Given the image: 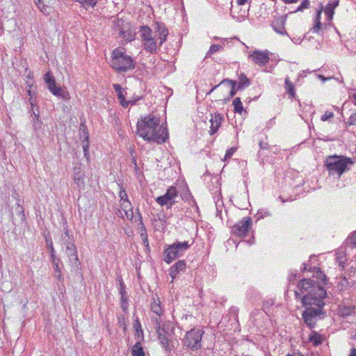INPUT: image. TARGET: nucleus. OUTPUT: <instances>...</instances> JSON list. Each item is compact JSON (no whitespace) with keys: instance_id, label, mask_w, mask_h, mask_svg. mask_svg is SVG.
I'll use <instances>...</instances> for the list:
<instances>
[{"instance_id":"nucleus-17","label":"nucleus","mask_w":356,"mask_h":356,"mask_svg":"<svg viewBox=\"0 0 356 356\" xmlns=\"http://www.w3.org/2000/svg\"><path fill=\"white\" fill-rule=\"evenodd\" d=\"M251 58L252 61L259 65H264L269 61V56L267 52L259 51L257 50L253 51L251 55Z\"/></svg>"},{"instance_id":"nucleus-40","label":"nucleus","mask_w":356,"mask_h":356,"mask_svg":"<svg viewBox=\"0 0 356 356\" xmlns=\"http://www.w3.org/2000/svg\"><path fill=\"white\" fill-rule=\"evenodd\" d=\"M44 81L47 85H49L51 83L54 82L56 80L51 72H48L44 75Z\"/></svg>"},{"instance_id":"nucleus-26","label":"nucleus","mask_w":356,"mask_h":356,"mask_svg":"<svg viewBox=\"0 0 356 356\" xmlns=\"http://www.w3.org/2000/svg\"><path fill=\"white\" fill-rule=\"evenodd\" d=\"M131 354L133 356H145V352L141 346L140 341H138L132 347Z\"/></svg>"},{"instance_id":"nucleus-7","label":"nucleus","mask_w":356,"mask_h":356,"mask_svg":"<svg viewBox=\"0 0 356 356\" xmlns=\"http://www.w3.org/2000/svg\"><path fill=\"white\" fill-rule=\"evenodd\" d=\"M305 310L302 313V319L305 324L312 329L316 325V318H322L324 317L325 313L323 312V306H313L307 305Z\"/></svg>"},{"instance_id":"nucleus-59","label":"nucleus","mask_w":356,"mask_h":356,"mask_svg":"<svg viewBox=\"0 0 356 356\" xmlns=\"http://www.w3.org/2000/svg\"><path fill=\"white\" fill-rule=\"evenodd\" d=\"M58 86H56V81L54 82L51 83L50 84L47 85V88L51 92L55 88H56Z\"/></svg>"},{"instance_id":"nucleus-39","label":"nucleus","mask_w":356,"mask_h":356,"mask_svg":"<svg viewBox=\"0 0 356 356\" xmlns=\"http://www.w3.org/2000/svg\"><path fill=\"white\" fill-rule=\"evenodd\" d=\"M83 149L84 152V156L86 157L87 160L89 159V145H88V136H86L85 140L83 141Z\"/></svg>"},{"instance_id":"nucleus-38","label":"nucleus","mask_w":356,"mask_h":356,"mask_svg":"<svg viewBox=\"0 0 356 356\" xmlns=\"http://www.w3.org/2000/svg\"><path fill=\"white\" fill-rule=\"evenodd\" d=\"M113 87L115 92H117L118 98L119 100L122 99L124 97L123 95V88L118 83H115L113 85Z\"/></svg>"},{"instance_id":"nucleus-5","label":"nucleus","mask_w":356,"mask_h":356,"mask_svg":"<svg viewBox=\"0 0 356 356\" xmlns=\"http://www.w3.org/2000/svg\"><path fill=\"white\" fill-rule=\"evenodd\" d=\"M193 240L185 241H175L172 244L169 245L163 251V260L170 264L177 258L182 257L184 253L193 244Z\"/></svg>"},{"instance_id":"nucleus-49","label":"nucleus","mask_w":356,"mask_h":356,"mask_svg":"<svg viewBox=\"0 0 356 356\" xmlns=\"http://www.w3.org/2000/svg\"><path fill=\"white\" fill-rule=\"evenodd\" d=\"M16 211H17V212L19 213V215L21 216L22 219L24 220L25 215H24V208L22 207V206H21L20 204H18V205L16 208Z\"/></svg>"},{"instance_id":"nucleus-15","label":"nucleus","mask_w":356,"mask_h":356,"mask_svg":"<svg viewBox=\"0 0 356 356\" xmlns=\"http://www.w3.org/2000/svg\"><path fill=\"white\" fill-rule=\"evenodd\" d=\"M224 120V117L220 113H214L211 114V118L210 119V134H215L220 127L221 126L222 122Z\"/></svg>"},{"instance_id":"nucleus-10","label":"nucleus","mask_w":356,"mask_h":356,"mask_svg":"<svg viewBox=\"0 0 356 356\" xmlns=\"http://www.w3.org/2000/svg\"><path fill=\"white\" fill-rule=\"evenodd\" d=\"M178 196V192L175 186H170L166 193L156 199V202L161 206H165L167 209H170L175 203V198Z\"/></svg>"},{"instance_id":"nucleus-14","label":"nucleus","mask_w":356,"mask_h":356,"mask_svg":"<svg viewBox=\"0 0 356 356\" xmlns=\"http://www.w3.org/2000/svg\"><path fill=\"white\" fill-rule=\"evenodd\" d=\"M154 29L158 33L159 46H161L168 35V29L163 22L155 23Z\"/></svg>"},{"instance_id":"nucleus-37","label":"nucleus","mask_w":356,"mask_h":356,"mask_svg":"<svg viewBox=\"0 0 356 356\" xmlns=\"http://www.w3.org/2000/svg\"><path fill=\"white\" fill-rule=\"evenodd\" d=\"M65 233L63 235H62V241H63L64 244L67 245H70V244H74L73 243V238L69 235V230L67 228H64Z\"/></svg>"},{"instance_id":"nucleus-31","label":"nucleus","mask_w":356,"mask_h":356,"mask_svg":"<svg viewBox=\"0 0 356 356\" xmlns=\"http://www.w3.org/2000/svg\"><path fill=\"white\" fill-rule=\"evenodd\" d=\"M151 310L159 316H160L162 314L163 310L161 307L160 301L159 299L153 300V302L151 304Z\"/></svg>"},{"instance_id":"nucleus-53","label":"nucleus","mask_w":356,"mask_h":356,"mask_svg":"<svg viewBox=\"0 0 356 356\" xmlns=\"http://www.w3.org/2000/svg\"><path fill=\"white\" fill-rule=\"evenodd\" d=\"M48 250H49V252L51 254V257H55V250L51 241L50 242L49 244H48Z\"/></svg>"},{"instance_id":"nucleus-35","label":"nucleus","mask_w":356,"mask_h":356,"mask_svg":"<svg viewBox=\"0 0 356 356\" xmlns=\"http://www.w3.org/2000/svg\"><path fill=\"white\" fill-rule=\"evenodd\" d=\"M321 10H318L317 11V13H316V16L315 17V19H314V22H315V24L313 27V31L314 32H318L321 28H322V24L321 22Z\"/></svg>"},{"instance_id":"nucleus-58","label":"nucleus","mask_w":356,"mask_h":356,"mask_svg":"<svg viewBox=\"0 0 356 356\" xmlns=\"http://www.w3.org/2000/svg\"><path fill=\"white\" fill-rule=\"evenodd\" d=\"M269 147L270 146L267 142L261 141L259 143V147L262 149H268Z\"/></svg>"},{"instance_id":"nucleus-8","label":"nucleus","mask_w":356,"mask_h":356,"mask_svg":"<svg viewBox=\"0 0 356 356\" xmlns=\"http://www.w3.org/2000/svg\"><path fill=\"white\" fill-rule=\"evenodd\" d=\"M139 32L144 49L150 54L156 53V41L153 36L152 29L148 26H141Z\"/></svg>"},{"instance_id":"nucleus-30","label":"nucleus","mask_w":356,"mask_h":356,"mask_svg":"<svg viewBox=\"0 0 356 356\" xmlns=\"http://www.w3.org/2000/svg\"><path fill=\"white\" fill-rule=\"evenodd\" d=\"M139 222L138 224V233L139 234L140 238H144V236H147V229L143 223V218L141 214L139 213Z\"/></svg>"},{"instance_id":"nucleus-20","label":"nucleus","mask_w":356,"mask_h":356,"mask_svg":"<svg viewBox=\"0 0 356 356\" xmlns=\"http://www.w3.org/2000/svg\"><path fill=\"white\" fill-rule=\"evenodd\" d=\"M51 93L54 96L60 97L65 101H68L71 98V96L65 87L58 86L51 92Z\"/></svg>"},{"instance_id":"nucleus-63","label":"nucleus","mask_w":356,"mask_h":356,"mask_svg":"<svg viewBox=\"0 0 356 356\" xmlns=\"http://www.w3.org/2000/svg\"><path fill=\"white\" fill-rule=\"evenodd\" d=\"M248 2V0H236V3L239 6H242Z\"/></svg>"},{"instance_id":"nucleus-48","label":"nucleus","mask_w":356,"mask_h":356,"mask_svg":"<svg viewBox=\"0 0 356 356\" xmlns=\"http://www.w3.org/2000/svg\"><path fill=\"white\" fill-rule=\"evenodd\" d=\"M74 175L84 174L82 171V167L81 163H77L74 168Z\"/></svg>"},{"instance_id":"nucleus-54","label":"nucleus","mask_w":356,"mask_h":356,"mask_svg":"<svg viewBox=\"0 0 356 356\" xmlns=\"http://www.w3.org/2000/svg\"><path fill=\"white\" fill-rule=\"evenodd\" d=\"M241 11H242V10H241ZM245 13H246V11L243 10V12H241V14L239 16L236 17V18L238 21L244 20L246 17ZM232 17L235 18V16L233 14H232Z\"/></svg>"},{"instance_id":"nucleus-36","label":"nucleus","mask_w":356,"mask_h":356,"mask_svg":"<svg viewBox=\"0 0 356 356\" xmlns=\"http://www.w3.org/2000/svg\"><path fill=\"white\" fill-rule=\"evenodd\" d=\"M355 306H343L340 312L343 316H348L352 315L355 312Z\"/></svg>"},{"instance_id":"nucleus-47","label":"nucleus","mask_w":356,"mask_h":356,"mask_svg":"<svg viewBox=\"0 0 356 356\" xmlns=\"http://www.w3.org/2000/svg\"><path fill=\"white\" fill-rule=\"evenodd\" d=\"M257 216H258V218H263L264 217L271 216V213L268 211L261 209L260 211H258Z\"/></svg>"},{"instance_id":"nucleus-1","label":"nucleus","mask_w":356,"mask_h":356,"mask_svg":"<svg viewBox=\"0 0 356 356\" xmlns=\"http://www.w3.org/2000/svg\"><path fill=\"white\" fill-rule=\"evenodd\" d=\"M137 131L145 140L158 144L165 143L168 137L166 128L160 124V118L152 114L138 122Z\"/></svg>"},{"instance_id":"nucleus-43","label":"nucleus","mask_w":356,"mask_h":356,"mask_svg":"<svg viewBox=\"0 0 356 356\" xmlns=\"http://www.w3.org/2000/svg\"><path fill=\"white\" fill-rule=\"evenodd\" d=\"M119 197H120V202H124V201L129 200L127 192H126L125 189L122 188V186H120Z\"/></svg>"},{"instance_id":"nucleus-18","label":"nucleus","mask_w":356,"mask_h":356,"mask_svg":"<svg viewBox=\"0 0 356 356\" xmlns=\"http://www.w3.org/2000/svg\"><path fill=\"white\" fill-rule=\"evenodd\" d=\"M186 269V261L184 260H179L170 268L169 274L172 280L175 279L177 275L184 271Z\"/></svg>"},{"instance_id":"nucleus-64","label":"nucleus","mask_w":356,"mask_h":356,"mask_svg":"<svg viewBox=\"0 0 356 356\" xmlns=\"http://www.w3.org/2000/svg\"><path fill=\"white\" fill-rule=\"evenodd\" d=\"M349 356H356V348H353L350 350V354Z\"/></svg>"},{"instance_id":"nucleus-46","label":"nucleus","mask_w":356,"mask_h":356,"mask_svg":"<svg viewBox=\"0 0 356 356\" xmlns=\"http://www.w3.org/2000/svg\"><path fill=\"white\" fill-rule=\"evenodd\" d=\"M334 116V113L326 111L323 115L321 117V120L323 122L329 120L333 118Z\"/></svg>"},{"instance_id":"nucleus-45","label":"nucleus","mask_w":356,"mask_h":356,"mask_svg":"<svg viewBox=\"0 0 356 356\" xmlns=\"http://www.w3.org/2000/svg\"><path fill=\"white\" fill-rule=\"evenodd\" d=\"M309 4L310 3L309 0H303L302 3L297 8L295 12L302 11L303 10L308 8Z\"/></svg>"},{"instance_id":"nucleus-57","label":"nucleus","mask_w":356,"mask_h":356,"mask_svg":"<svg viewBox=\"0 0 356 356\" xmlns=\"http://www.w3.org/2000/svg\"><path fill=\"white\" fill-rule=\"evenodd\" d=\"M316 274L320 279H321L323 281L325 280L326 275L323 272L321 271L320 268H317Z\"/></svg>"},{"instance_id":"nucleus-24","label":"nucleus","mask_w":356,"mask_h":356,"mask_svg":"<svg viewBox=\"0 0 356 356\" xmlns=\"http://www.w3.org/2000/svg\"><path fill=\"white\" fill-rule=\"evenodd\" d=\"M309 341L312 342L314 346H316L323 343V338L318 332L312 331L309 334Z\"/></svg>"},{"instance_id":"nucleus-27","label":"nucleus","mask_w":356,"mask_h":356,"mask_svg":"<svg viewBox=\"0 0 356 356\" xmlns=\"http://www.w3.org/2000/svg\"><path fill=\"white\" fill-rule=\"evenodd\" d=\"M31 115H33V129L34 131H37L40 129L42 127V122L39 120V113H35L34 110L31 109Z\"/></svg>"},{"instance_id":"nucleus-50","label":"nucleus","mask_w":356,"mask_h":356,"mask_svg":"<svg viewBox=\"0 0 356 356\" xmlns=\"http://www.w3.org/2000/svg\"><path fill=\"white\" fill-rule=\"evenodd\" d=\"M120 293L121 294V301H122V302H127V298L125 296V291L124 290L122 284H121V289H120Z\"/></svg>"},{"instance_id":"nucleus-19","label":"nucleus","mask_w":356,"mask_h":356,"mask_svg":"<svg viewBox=\"0 0 356 356\" xmlns=\"http://www.w3.org/2000/svg\"><path fill=\"white\" fill-rule=\"evenodd\" d=\"M65 252L70 262L74 264L75 265H77L79 258L75 245L70 244V245H67Z\"/></svg>"},{"instance_id":"nucleus-55","label":"nucleus","mask_w":356,"mask_h":356,"mask_svg":"<svg viewBox=\"0 0 356 356\" xmlns=\"http://www.w3.org/2000/svg\"><path fill=\"white\" fill-rule=\"evenodd\" d=\"M348 122L350 124H354L356 122V113H353L350 115Z\"/></svg>"},{"instance_id":"nucleus-32","label":"nucleus","mask_w":356,"mask_h":356,"mask_svg":"<svg viewBox=\"0 0 356 356\" xmlns=\"http://www.w3.org/2000/svg\"><path fill=\"white\" fill-rule=\"evenodd\" d=\"M351 286L352 284L348 280L347 277L344 276L341 277V280L339 281L337 287L339 291H345L351 287Z\"/></svg>"},{"instance_id":"nucleus-52","label":"nucleus","mask_w":356,"mask_h":356,"mask_svg":"<svg viewBox=\"0 0 356 356\" xmlns=\"http://www.w3.org/2000/svg\"><path fill=\"white\" fill-rule=\"evenodd\" d=\"M27 93H28V95L30 96L29 102H30V104L31 106V108L33 109V108L35 105V102L32 99L33 95H32V91L30 88L27 90Z\"/></svg>"},{"instance_id":"nucleus-44","label":"nucleus","mask_w":356,"mask_h":356,"mask_svg":"<svg viewBox=\"0 0 356 356\" xmlns=\"http://www.w3.org/2000/svg\"><path fill=\"white\" fill-rule=\"evenodd\" d=\"M222 46L220 45V44H212L211 47H210V49L207 53V56L208 55H211L216 52H217L218 51H219L220 49H222Z\"/></svg>"},{"instance_id":"nucleus-16","label":"nucleus","mask_w":356,"mask_h":356,"mask_svg":"<svg viewBox=\"0 0 356 356\" xmlns=\"http://www.w3.org/2000/svg\"><path fill=\"white\" fill-rule=\"evenodd\" d=\"M154 329L156 330V332L158 335L159 340L161 343L162 346L167 352L170 353L172 350L169 344V338L170 336L166 335L165 334H163L161 332V325L159 323H157V326H154Z\"/></svg>"},{"instance_id":"nucleus-41","label":"nucleus","mask_w":356,"mask_h":356,"mask_svg":"<svg viewBox=\"0 0 356 356\" xmlns=\"http://www.w3.org/2000/svg\"><path fill=\"white\" fill-rule=\"evenodd\" d=\"M44 81L47 85H49L51 83L54 82L56 80L51 72H48L44 75Z\"/></svg>"},{"instance_id":"nucleus-33","label":"nucleus","mask_w":356,"mask_h":356,"mask_svg":"<svg viewBox=\"0 0 356 356\" xmlns=\"http://www.w3.org/2000/svg\"><path fill=\"white\" fill-rule=\"evenodd\" d=\"M34 2L42 13L47 15H49L50 8L47 5H45L42 2V0H34Z\"/></svg>"},{"instance_id":"nucleus-62","label":"nucleus","mask_w":356,"mask_h":356,"mask_svg":"<svg viewBox=\"0 0 356 356\" xmlns=\"http://www.w3.org/2000/svg\"><path fill=\"white\" fill-rule=\"evenodd\" d=\"M161 332L163 334H165L166 335L170 336V332L167 330V329L164 327V325L161 327Z\"/></svg>"},{"instance_id":"nucleus-34","label":"nucleus","mask_w":356,"mask_h":356,"mask_svg":"<svg viewBox=\"0 0 356 356\" xmlns=\"http://www.w3.org/2000/svg\"><path fill=\"white\" fill-rule=\"evenodd\" d=\"M232 104L234 106V111L235 113H241L244 110L243 104L239 97H236L233 100Z\"/></svg>"},{"instance_id":"nucleus-13","label":"nucleus","mask_w":356,"mask_h":356,"mask_svg":"<svg viewBox=\"0 0 356 356\" xmlns=\"http://www.w3.org/2000/svg\"><path fill=\"white\" fill-rule=\"evenodd\" d=\"M227 84L228 86H230L231 89L229 93V95L225 100L229 101L232 97H233L236 93L237 90V82L236 81H233L228 79H223L219 84L216 85L214 87H213L209 92H207V95L211 94L214 90H216L218 87H219L220 85H225Z\"/></svg>"},{"instance_id":"nucleus-2","label":"nucleus","mask_w":356,"mask_h":356,"mask_svg":"<svg viewBox=\"0 0 356 356\" xmlns=\"http://www.w3.org/2000/svg\"><path fill=\"white\" fill-rule=\"evenodd\" d=\"M298 288L300 293L295 292L297 298L300 296V294L305 293L301 298L303 306H324L323 299L327 294L324 287L311 279H303L299 282Z\"/></svg>"},{"instance_id":"nucleus-11","label":"nucleus","mask_w":356,"mask_h":356,"mask_svg":"<svg viewBox=\"0 0 356 356\" xmlns=\"http://www.w3.org/2000/svg\"><path fill=\"white\" fill-rule=\"evenodd\" d=\"M111 27L113 30L118 31V36L127 40H131L130 33L127 30V24H124V21L122 19L118 18L113 20Z\"/></svg>"},{"instance_id":"nucleus-42","label":"nucleus","mask_w":356,"mask_h":356,"mask_svg":"<svg viewBox=\"0 0 356 356\" xmlns=\"http://www.w3.org/2000/svg\"><path fill=\"white\" fill-rule=\"evenodd\" d=\"M236 149H237V147H232L228 149L226 151V153H225V157H224L223 160L225 161H226L228 159H229L232 156L234 153L236 151Z\"/></svg>"},{"instance_id":"nucleus-21","label":"nucleus","mask_w":356,"mask_h":356,"mask_svg":"<svg viewBox=\"0 0 356 356\" xmlns=\"http://www.w3.org/2000/svg\"><path fill=\"white\" fill-rule=\"evenodd\" d=\"M122 209L124 211L125 216L128 219H132L133 218V207L129 200L124 202H120Z\"/></svg>"},{"instance_id":"nucleus-60","label":"nucleus","mask_w":356,"mask_h":356,"mask_svg":"<svg viewBox=\"0 0 356 356\" xmlns=\"http://www.w3.org/2000/svg\"><path fill=\"white\" fill-rule=\"evenodd\" d=\"M141 240L143 241L144 245L146 248H149L148 236H144V238H141Z\"/></svg>"},{"instance_id":"nucleus-25","label":"nucleus","mask_w":356,"mask_h":356,"mask_svg":"<svg viewBox=\"0 0 356 356\" xmlns=\"http://www.w3.org/2000/svg\"><path fill=\"white\" fill-rule=\"evenodd\" d=\"M285 89L286 92L289 94L290 98H294L296 96L295 87L292 82L290 81L289 78L287 76L285 78Z\"/></svg>"},{"instance_id":"nucleus-6","label":"nucleus","mask_w":356,"mask_h":356,"mask_svg":"<svg viewBox=\"0 0 356 356\" xmlns=\"http://www.w3.org/2000/svg\"><path fill=\"white\" fill-rule=\"evenodd\" d=\"M204 330L200 327H193L186 332L183 339L184 345L188 349L196 351L202 348V339Z\"/></svg>"},{"instance_id":"nucleus-29","label":"nucleus","mask_w":356,"mask_h":356,"mask_svg":"<svg viewBox=\"0 0 356 356\" xmlns=\"http://www.w3.org/2000/svg\"><path fill=\"white\" fill-rule=\"evenodd\" d=\"M84 174L74 175L73 177L74 184L79 190L83 189L84 188Z\"/></svg>"},{"instance_id":"nucleus-4","label":"nucleus","mask_w":356,"mask_h":356,"mask_svg":"<svg viewBox=\"0 0 356 356\" xmlns=\"http://www.w3.org/2000/svg\"><path fill=\"white\" fill-rule=\"evenodd\" d=\"M353 163L351 159L336 154L327 156L325 161V166L328 170L329 175H334L337 174L339 177L343 172L349 170L348 165Z\"/></svg>"},{"instance_id":"nucleus-23","label":"nucleus","mask_w":356,"mask_h":356,"mask_svg":"<svg viewBox=\"0 0 356 356\" xmlns=\"http://www.w3.org/2000/svg\"><path fill=\"white\" fill-rule=\"evenodd\" d=\"M250 84V80L243 73L238 76V83H237V90H243Z\"/></svg>"},{"instance_id":"nucleus-3","label":"nucleus","mask_w":356,"mask_h":356,"mask_svg":"<svg viewBox=\"0 0 356 356\" xmlns=\"http://www.w3.org/2000/svg\"><path fill=\"white\" fill-rule=\"evenodd\" d=\"M111 66L118 72H127L135 68L136 62L123 49H115L111 55Z\"/></svg>"},{"instance_id":"nucleus-56","label":"nucleus","mask_w":356,"mask_h":356,"mask_svg":"<svg viewBox=\"0 0 356 356\" xmlns=\"http://www.w3.org/2000/svg\"><path fill=\"white\" fill-rule=\"evenodd\" d=\"M120 104L124 108H127L130 105V102L125 100V97L120 100Z\"/></svg>"},{"instance_id":"nucleus-9","label":"nucleus","mask_w":356,"mask_h":356,"mask_svg":"<svg viewBox=\"0 0 356 356\" xmlns=\"http://www.w3.org/2000/svg\"><path fill=\"white\" fill-rule=\"evenodd\" d=\"M252 220L245 217L232 227V234L238 237H245L251 229Z\"/></svg>"},{"instance_id":"nucleus-51","label":"nucleus","mask_w":356,"mask_h":356,"mask_svg":"<svg viewBox=\"0 0 356 356\" xmlns=\"http://www.w3.org/2000/svg\"><path fill=\"white\" fill-rule=\"evenodd\" d=\"M349 241L354 247H356V232L349 237Z\"/></svg>"},{"instance_id":"nucleus-22","label":"nucleus","mask_w":356,"mask_h":356,"mask_svg":"<svg viewBox=\"0 0 356 356\" xmlns=\"http://www.w3.org/2000/svg\"><path fill=\"white\" fill-rule=\"evenodd\" d=\"M339 0L329 2L325 8V13L329 19H332L334 13V9L339 6Z\"/></svg>"},{"instance_id":"nucleus-28","label":"nucleus","mask_w":356,"mask_h":356,"mask_svg":"<svg viewBox=\"0 0 356 356\" xmlns=\"http://www.w3.org/2000/svg\"><path fill=\"white\" fill-rule=\"evenodd\" d=\"M134 327L136 330V338L138 339V341H143L144 339L143 331L140 323L138 319L136 320Z\"/></svg>"},{"instance_id":"nucleus-61","label":"nucleus","mask_w":356,"mask_h":356,"mask_svg":"<svg viewBox=\"0 0 356 356\" xmlns=\"http://www.w3.org/2000/svg\"><path fill=\"white\" fill-rule=\"evenodd\" d=\"M55 276L57 277L58 281L62 282L63 280V275L61 274V271L58 272V273H56Z\"/></svg>"},{"instance_id":"nucleus-12","label":"nucleus","mask_w":356,"mask_h":356,"mask_svg":"<svg viewBox=\"0 0 356 356\" xmlns=\"http://www.w3.org/2000/svg\"><path fill=\"white\" fill-rule=\"evenodd\" d=\"M287 18V15H282L279 17H276L271 23V26L273 30L280 35H287L284 25Z\"/></svg>"}]
</instances>
